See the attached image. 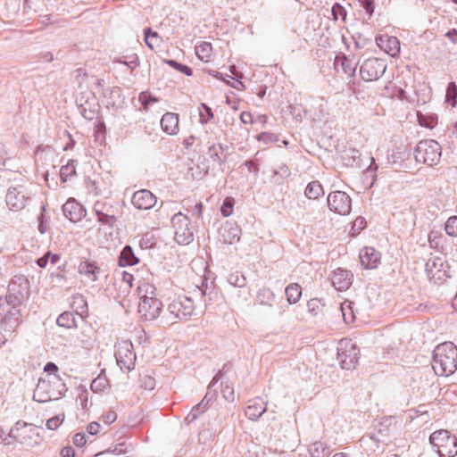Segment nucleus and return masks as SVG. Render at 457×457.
I'll return each instance as SVG.
<instances>
[{"label":"nucleus","mask_w":457,"mask_h":457,"mask_svg":"<svg viewBox=\"0 0 457 457\" xmlns=\"http://www.w3.org/2000/svg\"><path fill=\"white\" fill-rule=\"evenodd\" d=\"M138 303L137 312L145 320H154L162 313V302L158 297V291L152 283L143 281L137 288Z\"/></svg>","instance_id":"obj_1"},{"label":"nucleus","mask_w":457,"mask_h":457,"mask_svg":"<svg viewBox=\"0 0 457 457\" xmlns=\"http://www.w3.org/2000/svg\"><path fill=\"white\" fill-rule=\"evenodd\" d=\"M432 368L437 376H449L457 369V347L453 343L438 345L434 351Z\"/></svg>","instance_id":"obj_2"},{"label":"nucleus","mask_w":457,"mask_h":457,"mask_svg":"<svg viewBox=\"0 0 457 457\" xmlns=\"http://www.w3.org/2000/svg\"><path fill=\"white\" fill-rule=\"evenodd\" d=\"M65 391V385L60 377L41 378L34 391V399L46 403L59 399Z\"/></svg>","instance_id":"obj_3"},{"label":"nucleus","mask_w":457,"mask_h":457,"mask_svg":"<svg viewBox=\"0 0 457 457\" xmlns=\"http://www.w3.org/2000/svg\"><path fill=\"white\" fill-rule=\"evenodd\" d=\"M429 442L439 457L457 455V436L445 429H439L430 435Z\"/></svg>","instance_id":"obj_4"},{"label":"nucleus","mask_w":457,"mask_h":457,"mask_svg":"<svg viewBox=\"0 0 457 457\" xmlns=\"http://www.w3.org/2000/svg\"><path fill=\"white\" fill-rule=\"evenodd\" d=\"M195 311V304L191 298L178 296L169 302L166 311V319L170 323L188 319Z\"/></svg>","instance_id":"obj_5"},{"label":"nucleus","mask_w":457,"mask_h":457,"mask_svg":"<svg viewBox=\"0 0 457 457\" xmlns=\"http://www.w3.org/2000/svg\"><path fill=\"white\" fill-rule=\"evenodd\" d=\"M441 157L440 145L431 139L420 141L415 149V160L417 162L433 166L436 164Z\"/></svg>","instance_id":"obj_6"},{"label":"nucleus","mask_w":457,"mask_h":457,"mask_svg":"<svg viewBox=\"0 0 457 457\" xmlns=\"http://www.w3.org/2000/svg\"><path fill=\"white\" fill-rule=\"evenodd\" d=\"M338 360L345 370H352L358 364L360 349L352 339L345 338L338 344Z\"/></svg>","instance_id":"obj_7"},{"label":"nucleus","mask_w":457,"mask_h":457,"mask_svg":"<svg viewBox=\"0 0 457 457\" xmlns=\"http://www.w3.org/2000/svg\"><path fill=\"white\" fill-rule=\"evenodd\" d=\"M171 223L174 228L175 241L179 245H188L193 240V232L189 227V219L179 212L172 217Z\"/></svg>","instance_id":"obj_8"},{"label":"nucleus","mask_w":457,"mask_h":457,"mask_svg":"<svg viewBox=\"0 0 457 457\" xmlns=\"http://www.w3.org/2000/svg\"><path fill=\"white\" fill-rule=\"evenodd\" d=\"M329 209L340 215H347L352 209L351 197L344 191H334L328 195Z\"/></svg>","instance_id":"obj_9"},{"label":"nucleus","mask_w":457,"mask_h":457,"mask_svg":"<svg viewBox=\"0 0 457 457\" xmlns=\"http://www.w3.org/2000/svg\"><path fill=\"white\" fill-rule=\"evenodd\" d=\"M385 62L378 58L366 60L360 68V74L365 81H375L379 79L386 71Z\"/></svg>","instance_id":"obj_10"},{"label":"nucleus","mask_w":457,"mask_h":457,"mask_svg":"<svg viewBox=\"0 0 457 457\" xmlns=\"http://www.w3.org/2000/svg\"><path fill=\"white\" fill-rule=\"evenodd\" d=\"M12 436L21 444H37L39 434L32 425L18 422L11 431Z\"/></svg>","instance_id":"obj_11"},{"label":"nucleus","mask_w":457,"mask_h":457,"mask_svg":"<svg viewBox=\"0 0 457 457\" xmlns=\"http://www.w3.org/2000/svg\"><path fill=\"white\" fill-rule=\"evenodd\" d=\"M80 353L87 360L98 361L103 357L104 350L101 348L96 337H86L80 339Z\"/></svg>","instance_id":"obj_12"},{"label":"nucleus","mask_w":457,"mask_h":457,"mask_svg":"<svg viewBox=\"0 0 457 457\" xmlns=\"http://www.w3.org/2000/svg\"><path fill=\"white\" fill-rule=\"evenodd\" d=\"M9 297L14 298L18 303H22L29 295V281L24 277L15 278L9 285Z\"/></svg>","instance_id":"obj_13"},{"label":"nucleus","mask_w":457,"mask_h":457,"mask_svg":"<svg viewBox=\"0 0 457 457\" xmlns=\"http://www.w3.org/2000/svg\"><path fill=\"white\" fill-rule=\"evenodd\" d=\"M115 357L121 368L130 369L135 360V354L132 351V344L129 341H120L116 345Z\"/></svg>","instance_id":"obj_14"},{"label":"nucleus","mask_w":457,"mask_h":457,"mask_svg":"<svg viewBox=\"0 0 457 457\" xmlns=\"http://www.w3.org/2000/svg\"><path fill=\"white\" fill-rule=\"evenodd\" d=\"M27 199L25 192L19 187L9 188L5 196L8 208L14 212L22 210L26 205Z\"/></svg>","instance_id":"obj_15"},{"label":"nucleus","mask_w":457,"mask_h":457,"mask_svg":"<svg viewBox=\"0 0 457 457\" xmlns=\"http://www.w3.org/2000/svg\"><path fill=\"white\" fill-rule=\"evenodd\" d=\"M157 202L156 196L147 189H141L132 195V204L139 210H149L153 208Z\"/></svg>","instance_id":"obj_16"},{"label":"nucleus","mask_w":457,"mask_h":457,"mask_svg":"<svg viewBox=\"0 0 457 457\" xmlns=\"http://www.w3.org/2000/svg\"><path fill=\"white\" fill-rule=\"evenodd\" d=\"M78 272L80 276H83L87 281L95 282L98 279L101 268L96 262L84 259L81 260L78 265Z\"/></svg>","instance_id":"obj_17"},{"label":"nucleus","mask_w":457,"mask_h":457,"mask_svg":"<svg viewBox=\"0 0 457 457\" xmlns=\"http://www.w3.org/2000/svg\"><path fill=\"white\" fill-rule=\"evenodd\" d=\"M378 47L389 55L395 57L400 53V41L396 37L381 35L376 38Z\"/></svg>","instance_id":"obj_18"},{"label":"nucleus","mask_w":457,"mask_h":457,"mask_svg":"<svg viewBox=\"0 0 457 457\" xmlns=\"http://www.w3.org/2000/svg\"><path fill=\"white\" fill-rule=\"evenodd\" d=\"M352 281L353 274L350 271L341 268H338L333 271L331 282L337 290H347L351 287Z\"/></svg>","instance_id":"obj_19"},{"label":"nucleus","mask_w":457,"mask_h":457,"mask_svg":"<svg viewBox=\"0 0 457 457\" xmlns=\"http://www.w3.org/2000/svg\"><path fill=\"white\" fill-rule=\"evenodd\" d=\"M360 261L363 268L375 269L380 262V254L374 248L366 247L360 253Z\"/></svg>","instance_id":"obj_20"},{"label":"nucleus","mask_w":457,"mask_h":457,"mask_svg":"<svg viewBox=\"0 0 457 457\" xmlns=\"http://www.w3.org/2000/svg\"><path fill=\"white\" fill-rule=\"evenodd\" d=\"M179 114L174 112H166L161 120V126L162 130L169 135H176L179 132Z\"/></svg>","instance_id":"obj_21"},{"label":"nucleus","mask_w":457,"mask_h":457,"mask_svg":"<svg viewBox=\"0 0 457 457\" xmlns=\"http://www.w3.org/2000/svg\"><path fill=\"white\" fill-rule=\"evenodd\" d=\"M64 215L71 221H76L82 215L81 206L73 199H69L62 206Z\"/></svg>","instance_id":"obj_22"},{"label":"nucleus","mask_w":457,"mask_h":457,"mask_svg":"<svg viewBox=\"0 0 457 457\" xmlns=\"http://www.w3.org/2000/svg\"><path fill=\"white\" fill-rule=\"evenodd\" d=\"M307 312L312 318L322 317L325 313V304L319 298H312L307 303Z\"/></svg>","instance_id":"obj_23"},{"label":"nucleus","mask_w":457,"mask_h":457,"mask_svg":"<svg viewBox=\"0 0 457 457\" xmlns=\"http://www.w3.org/2000/svg\"><path fill=\"white\" fill-rule=\"evenodd\" d=\"M196 56L204 62H209L212 56V46L210 42L203 41L195 46Z\"/></svg>","instance_id":"obj_24"},{"label":"nucleus","mask_w":457,"mask_h":457,"mask_svg":"<svg viewBox=\"0 0 457 457\" xmlns=\"http://www.w3.org/2000/svg\"><path fill=\"white\" fill-rule=\"evenodd\" d=\"M266 411V406L260 401H253L245 409L248 419L255 420Z\"/></svg>","instance_id":"obj_25"},{"label":"nucleus","mask_w":457,"mask_h":457,"mask_svg":"<svg viewBox=\"0 0 457 457\" xmlns=\"http://www.w3.org/2000/svg\"><path fill=\"white\" fill-rule=\"evenodd\" d=\"M240 120L245 125H252L253 123H260L265 126L268 122V117L265 114H258L254 116L251 112H242L240 114Z\"/></svg>","instance_id":"obj_26"},{"label":"nucleus","mask_w":457,"mask_h":457,"mask_svg":"<svg viewBox=\"0 0 457 457\" xmlns=\"http://www.w3.org/2000/svg\"><path fill=\"white\" fill-rule=\"evenodd\" d=\"M286 296L288 303H296L302 296V287L297 283H291L286 287Z\"/></svg>","instance_id":"obj_27"},{"label":"nucleus","mask_w":457,"mask_h":457,"mask_svg":"<svg viewBox=\"0 0 457 457\" xmlns=\"http://www.w3.org/2000/svg\"><path fill=\"white\" fill-rule=\"evenodd\" d=\"M324 195V190L319 181L310 182L305 188V195L309 199L316 200Z\"/></svg>","instance_id":"obj_28"},{"label":"nucleus","mask_w":457,"mask_h":457,"mask_svg":"<svg viewBox=\"0 0 457 457\" xmlns=\"http://www.w3.org/2000/svg\"><path fill=\"white\" fill-rule=\"evenodd\" d=\"M138 260L134 255V253L130 246H125L122 250L120 255L119 263L120 266H128V265H134L137 263Z\"/></svg>","instance_id":"obj_29"},{"label":"nucleus","mask_w":457,"mask_h":457,"mask_svg":"<svg viewBox=\"0 0 457 457\" xmlns=\"http://www.w3.org/2000/svg\"><path fill=\"white\" fill-rule=\"evenodd\" d=\"M145 44L150 49L154 50L160 46L161 38L157 32H152L150 29H147L145 30Z\"/></svg>","instance_id":"obj_30"},{"label":"nucleus","mask_w":457,"mask_h":457,"mask_svg":"<svg viewBox=\"0 0 457 457\" xmlns=\"http://www.w3.org/2000/svg\"><path fill=\"white\" fill-rule=\"evenodd\" d=\"M446 102L454 107L457 104V87L454 83H450L446 89Z\"/></svg>","instance_id":"obj_31"},{"label":"nucleus","mask_w":457,"mask_h":457,"mask_svg":"<svg viewBox=\"0 0 457 457\" xmlns=\"http://www.w3.org/2000/svg\"><path fill=\"white\" fill-rule=\"evenodd\" d=\"M138 99L145 110H147L152 104L158 102V99L153 96L148 91L140 93Z\"/></svg>","instance_id":"obj_32"},{"label":"nucleus","mask_w":457,"mask_h":457,"mask_svg":"<svg viewBox=\"0 0 457 457\" xmlns=\"http://www.w3.org/2000/svg\"><path fill=\"white\" fill-rule=\"evenodd\" d=\"M256 139L262 144L269 145L278 141V137L271 132H262L256 136Z\"/></svg>","instance_id":"obj_33"},{"label":"nucleus","mask_w":457,"mask_h":457,"mask_svg":"<svg viewBox=\"0 0 457 457\" xmlns=\"http://www.w3.org/2000/svg\"><path fill=\"white\" fill-rule=\"evenodd\" d=\"M341 311H342L344 320L346 323H350L354 320V314L352 310V303L351 302H344L341 304Z\"/></svg>","instance_id":"obj_34"},{"label":"nucleus","mask_w":457,"mask_h":457,"mask_svg":"<svg viewBox=\"0 0 457 457\" xmlns=\"http://www.w3.org/2000/svg\"><path fill=\"white\" fill-rule=\"evenodd\" d=\"M445 231L451 237H457V216H452L446 220Z\"/></svg>","instance_id":"obj_35"},{"label":"nucleus","mask_w":457,"mask_h":457,"mask_svg":"<svg viewBox=\"0 0 457 457\" xmlns=\"http://www.w3.org/2000/svg\"><path fill=\"white\" fill-rule=\"evenodd\" d=\"M234 208V199L232 197H227L220 208L221 214L224 217H228L232 214Z\"/></svg>","instance_id":"obj_36"},{"label":"nucleus","mask_w":457,"mask_h":457,"mask_svg":"<svg viewBox=\"0 0 457 457\" xmlns=\"http://www.w3.org/2000/svg\"><path fill=\"white\" fill-rule=\"evenodd\" d=\"M366 220L363 217H357L352 226V235H358L365 227H366Z\"/></svg>","instance_id":"obj_37"},{"label":"nucleus","mask_w":457,"mask_h":457,"mask_svg":"<svg viewBox=\"0 0 457 457\" xmlns=\"http://www.w3.org/2000/svg\"><path fill=\"white\" fill-rule=\"evenodd\" d=\"M64 420V414H59L53 417L46 421V427L48 429L54 430L58 428Z\"/></svg>","instance_id":"obj_38"},{"label":"nucleus","mask_w":457,"mask_h":457,"mask_svg":"<svg viewBox=\"0 0 457 457\" xmlns=\"http://www.w3.org/2000/svg\"><path fill=\"white\" fill-rule=\"evenodd\" d=\"M76 169L73 163H68L61 168L60 176L62 181H65L69 177L74 175Z\"/></svg>","instance_id":"obj_39"},{"label":"nucleus","mask_w":457,"mask_h":457,"mask_svg":"<svg viewBox=\"0 0 457 457\" xmlns=\"http://www.w3.org/2000/svg\"><path fill=\"white\" fill-rule=\"evenodd\" d=\"M117 413L113 410L104 411L100 417V420L105 425H111L117 420Z\"/></svg>","instance_id":"obj_40"},{"label":"nucleus","mask_w":457,"mask_h":457,"mask_svg":"<svg viewBox=\"0 0 457 457\" xmlns=\"http://www.w3.org/2000/svg\"><path fill=\"white\" fill-rule=\"evenodd\" d=\"M72 322V314L70 312H64L57 318V324L62 327L71 328Z\"/></svg>","instance_id":"obj_41"},{"label":"nucleus","mask_w":457,"mask_h":457,"mask_svg":"<svg viewBox=\"0 0 457 457\" xmlns=\"http://www.w3.org/2000/svg\"><path fill=\"white\" fill-rule=\"evenodd\" d=\"M418 119H419V122L421 126L423 127H428V128H434L437 121H436V117H433V116H430V117H425L423 115H418Z\"/></svg>","instance_id":"obj_42"},{"label":"nucleus","mask_w":457,"mask_h":457,"mask_svg":"<svg viewBox=\"0 0 457 457\" xmlns=\"http://www.w3.org/2000/svg\"><path fill=\"white\" fill-rule=\"evenodd\" d=\"M212 117L213 114L211 108L206 104H202V110H200V121L202 123H207Z\"/></svg>","instance_id":"obj_43"},{"label":"nucleus","mask_w":457,"mask_h":457,"mask_svg":"<svg viewBox=\"0 0 457 457\" xmlns=\"http://www.w3.org/2000/svg\"><path fill=\"white\" fill-rule=\"evenodd\" d=\"M106 386L107 380L105 378L98 377L92 381L90 387L93 391L98 392L105 388Z\"/></svg>","instance_id":"obj_44"},{"label":"nucleus","mask_w":457,"mask_h":457,"mask_svg":"<svg viewBox=\"0 0 457 457\" xmlns=\"http://www.w3.org/2000/svg\"><path fill=\"white\" fill-rule=\"evenodd\" d=\"M221 393L225 400L228 402H233L235 400V390L234 387L228 384L223 386Z\"/></svg>","instance_id":"obj_45"},{"label":"nucleus","mask_w":457,"mask_h":457,"mask_svg":"<svg viewBox=\"0 0 457 457\" xmlns=\"http://www.w3.org/2000/svg\"><path fill=\"white\" fill-rule=\"evenodd\" d=\"M44 371L46 374L43 378L59 377L57 375L58 367L53 362L46 363L44 368Z\"/></svg>","instance_id":"obj_46"},{"label":"nucleus","mask_w":457,"mask_h":457,"mask_svg":"<svg viewBox=\"0 0 457 457\" xmlns=\"http://www.w3.org/2000/svg\"><path fill=\"white\" fill-rule=\"evenodd\" d=\"M87 431L92 436L97 435L101 431V425L96 421L90 422L87 427Z\"/></svg>","instance_id":"obj_47"},{"label":"nucleus","mask_w":457,"mask_h":457,"mask_svg":"<svg viewBox=\"0 0 457 457\" xmlns=\"http://www.w3.org/2000/svg\"><path fill=\"white\" fill-rule=\"evenodd\" d=\"M73 443L77 446H84L87 443L85 435L83 433H77L73 437Z\"/></svg>","instance_id":"obj_48"},{"label":"nucleus","mask_w":457,"mask_h":457,"mask_svg":"<svg viewBox=\"0 0 457 457\" xmlns=\"http://www.w3.org/2000/svg\"><path fill=\"white\" fill-rule=\"evenodd\" d=\"M122 281L128 284V286L131 288L133 287L134 277L132 274L124 271L122 273Z\"/></svg>","instance_id":"obj_49"},{"label":"nucleus","mask_w":457,"mask_h":457,"mask_svg":"<svg viewBox=\"0 0 457 457\" xmlns=\"http://www.w3.org/2000/svg\"><path fill=\"white\" fill-rule=\"evenodd\" d=\"M62 457H74L75 456V451L71 446L63 447L61 451Z\"/></svg>","instance_id":"obj_50"},{"label":"nucleus","mask_w":457,"mask_h":457,"mask_svg":"<svg viewBox=\"0 0 457 457\" xmlns=\"http://www.w3.org/2000/svg\"><path fill=\"white\" fill-rule=\"evenodd\" d=\"M362 6L370 15L373 13L374 7L372 0H364L362 3Z\"/></svg>","instance_id":"obj_51"},{"label":"nucleus","mask_w":457,"mask_h":457,"mask_svg":"<svg viewBox=\"0 0 457 457\" xmlns=\"http://www.w3.org/2000/svg\"><path fill=\"white\" fill-rule=\"evenodd\" d=\"M46 257H48L49 262L52 264H56L61 259V256L59 254L53 253L50 251L46 253Z\"/></svg>","instance_id":"obj_52"},{"label":"nucleus","mask_w":457,"mask_h":457,"mask_svg":"<svg viewBox=\"0 0 457 457\" xmlns=\"http://www.w3.org/2000/svg\"><path fill=\"white\" fill-rule=\"evenodd\" d=\"M445 36L454 44L457 43V29H453L451 30H449Z\"/></svg>","instance_id":"obj_53"},{"label":"nucleus","mask_w":457,"mask_h":457,"mask_svg":"<svg viewBox=\"0 0 457 457\" xmlns=\"http://www.w3.org/2000/svg\"><path fill=\"white\" fill-rule=\"evenodd\" d=\"M49 262V259L48 257H46V253L44 254V256L38 258L37 260V264L40 267V268H46L47 263Z\"/></svg>","instance_id":"obj_54"},{"label":"nucleus","mask_w":457,"mask_h":457,"mask_svg":"<svg viewBox=\"0 0 457 457\" xmlns=\"http://www.w3.org/2000/svg\"><path fill=\"white\" fill-rule=\"evenodd\" d=\"M344 9L339 4H336L332 8V12L335 16V19H337V13L342 14Z\"/></svg>","instance_id":"obj_55"},{"label":"nucleus","mask_w":457,"mask_h":457,"mask_svg":"<svg viewBox=\"0 0 457 457\" xmlns=\"http://www.w3.org/2000/svg\"><path fill=\"white\" fill-rule=\"evenodd\" d=\"M424 90L427 91V94H424V97L422 99L423 102L426 101L427 98H428L429 95H430V88L427 86H424Z\"/></svg>","instance_id":"obj_56"},{"label":"nucleus","mask_w":457,"mask_h":457,"mask_svg":"<svg viewBox=\"0 0 457 457\" xmlns=\"http://www.w3.org/2000/svg\"><path fill=\"white\" fill-rule=\"evenodd\" d=\"M355 70V67L353 66H350L348 67V69H345V72H352V71H354Z\"/></svg>","instance_id":"obj_57"},{"label":"nucleus","mask_w":457,"mask_h":457,"mask_svg":"<svg viewBox=\"0 0 457 457\" xmlns=\"http://www.w3.org/2000/svg\"><path fill=\"white\" fill-rule=\"evenodd\" d=\"M4 337L0 333V346L4 343Z\"/></svg>","instance_id":"obj_58"},{"label":"nucleus","mask_w":457,"mask_h":457,"mask_svg":"<svg viewBox=\"0 0 457 457\" xmlns=\"http://www.w3.org/2000/svg\"><path fill=\"white\" fill-rule=\"evenodd\" d=\"M333 457H346L345 454L340 453H336L335 455H333Z\"/></svg>","instance_id":"obj_59"},{"label":"nucleus","mask_w":457,"mask_h":457,"mask_svg":"<svg viewBox=\"0 0 457 457\" xmlns=\"http://www.w3.org/2000/svg\"><path fill=\"white\" fill-rule=\"evenodd\" d=\"M347 61H348V59L346 57H343L342 64L345 65V62H347Z\"/></svg>","instance_id":"obj_60"},{"label":"nucleus","mask_w":457,"mask_h":457,"mask_svg":"<svg viewBox=\"0 0 457 457\" xmlns=\"http://www.w3.org/2000/svg\"><path fill=\"white\" fill-rule=\"evenodd\" d=\"M455 4H457V0H452Z\"/></svg>","instance_id":"obj_61"}]
</instances>
